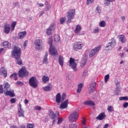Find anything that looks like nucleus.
<instances>
[{"label": "nucleus", "mask_w": 128, "mask_h": 128, "mask_svg": "<svg viewBox=\"0 0 128 128\" xmlns=\"http://www.w3.org/2000/svg\"><path fill=\"white\" fill-rule=\"evenodd\" d=\"M20 48L16 46H14V48L12 52V56L16 58V64L20 66L22 64V59H20V56H22Z\"/></svg>", "instance_id": "nucleus-1"}, {"label": "nucleus", "mask_w": 128, "mask_h": 128, "mask_svg": "<svg viewBox=\"0 0 128 128\" xmlns=\"http://www.w3.org/2000/svg\"><path fill=\"white\" fill-rule=\"evenodd\" d=\"M108 80H110V74H106L104 76L105 84H106V82H108Z\"/></svg>", "instance_id": "nucleus-41"}, {"label": "nucleus", "mask_w": 128, "mask_h": 128, "mask_svg": "<svg viewBox=\"0 0 128 128\" xmlns=\"http://www.w3.org/2000/svg\"><path fill=\"white\" fill-rule=\"evenodd\" d=\"M18 76L19 78H26V76H28V72L25 66H22V68L19 70L18 72Z\"/></svg>", "instance_id": "nucleus-4"}, {"label": "nucleus", "mask_w": 128, "mask_h": 128, "mask_svg": "<svg viewBox=\"0 0 128 128\" xmlns=\"http://www.w3.org/2000/svg\"><path fill=\"white\" fill-rule=\"evenodd\" d=\"M116 40L114 38L112 39V42L108 43L106 46V50H112L114 46H116Z\"/></svg>", "instance_id": "nucleus-7"}, {"label": "nucleus", "mask_w": 128, "mask_h": 128, "mask_svg": "<svg viewBox=\"0 0 128 128\" xmlns=\"http://www.w3.org/2000/svg\"><path fill=\"white\" fill-rule=\"evenodd\" d=\"M96 82H94L90 85L88 88L89 94H92V92H94L96 90Z\"/></svg>", "instance_id": "nucleus-12"}, {"label": "nucleus", "mask_w": 128, "mask_h": 128, "mask_svg": "<svg viewBox=\"0 0 128 128\" xmlns=\"http://www.w3.org/2000/svg\"><path fill=\"white\" fill-rule=\"evenodd\" d=\"M116 90L120 91V83L118 81H117V82H116Z\"/></svg>", "instance_id": "nucleus-33"}, {"label": "nucleus", "mask_w": 128, "mask_h": 128, "mask_svg": "<svg viewBox=\"0 0 128 128\" xmlns=\"http://www.w3.org/2000/svg\"><path fill=\"white\" fill-rule=\"evenodd\" d=\"M18 116L24 118V111L22 110H18Z\"/></svg>", "instance_id": "nucleus-26"}, {"label": "nucleus", "mask_w": 128, "mask_h": 128, "mask_svg": "<svg viewBox=\"0 0 128 128\" xmlns=\"http://www.w3.org/2000/svg\"><path fill=\"white\" fill-rule=\"evenodd\" d=\"M66 98V93H63L62 96L61 97V100L63 102V100H64Z\"/></svg>", "instance_id": "nucleus-44"}, {"label": "nucleus", "mask_w": 128, "mask_h": 128, "mask_svg": "<svg viewBox=\"0 0 128 128\" xmlns=\"http://www.w3.org/2000/svg\"><path fill=\"white\" fill-rule=\"evenodd\" d=\"M42 80L43 82L46 84V82H48L50 80V78H48V76L44 75V76H43L42 78Z\"/></svg>", "instance_id": "nucleus-27"}, {"label": "nucleus", "mask_w": 128, "mask_h": 128, "mask_svg": "<svg viewBox=\"0 0 128 128\" xmlns=\"http://www.w3.org/2000/svg\"><path fill=\"white\" fill-rule=\"evenodd\" d=\"M28 84L30 86L34 88H38V80H36V76L31 77L29 79Z\"/></svg>", "instance_id": "nucleus-5"}, {"label": "nucleus", "mask_w": 128, "mask_h": 128, "mask_svg": "<svg viewBox=\"0 0 128 128\" xmlns=\"http://www.w3.org/2000/svg\"><path fill=\"white\" fill-rule=\"evenodd\" d=\"M66 21V18H62L60 19V24H62L64 22Z\"/></svg>", "instance_id": "nucleus-54"}, {"label": "nucleus", "mask_w": 128, "mask_h": 128, "mask_svg": "<svg viewBox=\"0 0 128 128\" xmlns=\"http://www.w3.org/2000/svg\"><path fill=\"white\" fill-rule=\"evenodd\" d=\"M70 128H78V126L76 124H71L70 125Z\"/></svg>", "instance_id": "nucleus-49"}, {"label": "nucleus", "mask_w": 128, "mask_h": 128, "mask_svg": "<svg viewBox=\"0 0 128 128\" xmlns=\"http://www.w3.org/2000/svg\"><path fill=\"white\" fill-rule=\"evenodd\" d=\"M26 36V32L24 31V32H20L18 34V39H20V38H24Z\"/></svg>", "instance_id": "nucleus-17"}, {"label": "nucleus", "mask_w": 128, "mask_h": 128, "mask_svg": "<svg viewBox=\"0 0 128 128\" xmlns=\"http://www.w3.org/2000/svg\"><path fill=\"white\" fill-rule=\"evenodd\" d=\"M18 110H22V104L20 103L18 104Z\"/></svg>", "instance_id": "nucleus-57"}, {"label": "nucleus", "mask_w": 128, "mask_h": 128, "mask_svg": "<svg viewBox=\"0 0 128 128\" xmlns=\"http://www.w3.org/2000/svg\"><path fill=\"white\" fill-rule=\"evenodd\" d=\"M83 86L84 84L82 83H80L78 84V88L76 90L78 94H80V92H82V90Z\"/></svg>", "instance_id": "nucleus-25"}, {"label": "nucleus", "mask_w": 128, "mask_h": 128, "mask_svg": "<svg viewBox=\"0 0 128 128\" xmlns=\"http://www.w3.org/2000/svg\"><path fill=\"white\" fill-rule=\"evenodd\" d=\"M52 90V86L50 84L47 85L43 88V90H44V92H50V90Z\"/></svg>", "instance_id": "nucleus-20"}, {"label": "nucleus", "mask_w": 128, "mask_h": 128, "mask_svg": "<svg viewBox=\"0 0 128 128\" xmlns=\"http://www.w3.org/2000/svg\"><path fill=\"white\" fill-rule=\"evenodd\" d=\"M16 26V22H13L11 24V30L12 32H14V28Z\"/></svg>", "instance_id": "nucleus-29"}, {"label": "nucleus", "mask_w": 128, "mask_h": 128, "mask_svg": "<svg viewBox=\"0 0 128 128\" xmlns=\"http://www.w3.org/2000/svg\"><path fill=\"white\" fill-rule=\"evenodd\" d=\"M96 10L98 11V14H100L102 12L101 8L100 6L96 8Z\"/></svg>", "instance_id": "nucleus-56"}, {"label": "nucleus", "mask_w": 128, "mask_h": 128, "mask_svg": "<svg viewBox=\"0 0 128 128\" xmlns=\"http://www.w3.org/2000/svg\"><path fill=\"white\" fill-rule=\"evenodd\" d=\"M48 52H46L45 53V55L44 56L43 64H46V62H48Z\"/></svg>", "instance_id": "nucleus-31"}, {"label": "nucleus", "mask_w": 128, "mask_h": 128, "mask_svg": "<svg viewBox=\"0 0 128 128\" xmlns=\"http://www.w3.org/2000/svg\"><path fill=\"white\" fill-rule=\"evenodd\" d=\"M63 120H64V118H58V121L57 122V124H62Z\"/></svg>", "instance_id": "nucleus-47"}, {"label": "nucleus", "mask_w": 128, "mask_h": 128, "mask_svg": "<svg viewBox=\"0 0 128 128\" xmlns=\"http://www.w3.org/2000/svg\"><path fill=\"white\" fill-rule=\"evenodd\" d=\"M11 104H14L16 102V98H12L10 100Z\"/></svg>", "instance_id": "nucleus-51"}, {"label": "nucleus", "mask_w": 128, "mask_h": 128, "mask_svg": "<svg viewBox=\"0 0 128 128\" xmlns=\"http://www.w3.org/2000/svg\"><path fill=\"white\" fill-rule=\"evenodd\" d=\"M68 100L67 99L64 102H62L60 104V110L66 108H68Z\"/></svg>", "instance_id": "nucleus-13"}, {"label": "nucleus", "mask_w": 128, "mask_h": 128, "mask_svg": "<svg viewBox=\"0 0 128 128\" xmlns=\"http://www.w3.org/2000/svg\"><path fill=\"white\" fill-rule=\"evenodd\" d=\"M54 26H56V23H52L49 26L48 28H50V30H54Z\"/></svg>", "instance_id": "nucleus-46"}, {"label": "nucleus", "mask_w": 128, "mask_h": 128, "mask_svg": "<svg viewBox=\"0 0 128 128\" xmlns=\"http://www.w3.org/2000/svg\"><path fill=\"white\" fill-rule=\"evenodd\" d=\"M85 106H95V104L93 101L90 100H86L84 102Z\"/></svg>", "instance_id": "nucleus-21"}, {"label": "nucleus", "mask_w": 128, "mask_h": 128, "mask_svg": "<svg viewBox=\"0 0 128 128\" xmlns=\"http://www.w3.org/2000/svg\"><path fill=\"white\" fill-rule=\"evenodd\" d=\"M106 118V114L104 112H102L96 118V119L98 120H102Z\"/></svg>", "instance_id": "nucleus-19"}, {"label": "nucleus", "mask_w": 128, "mask_h": 128, "mask_svg": "<svg viewBox=\"0 0 128 128\" xmlns=\"http://www.w3.org/2000/svg\"><path fill=\"white\" fill-rule=\"evenodd\" d=\"M49 52L50 54H52L54 56H58V51L56 50V48H54L52 46L50 48Z\"/></svg>", "instance_id": "nucleus-10"}, {"label": "nucleus", "mask_w": 128, "mask_h": 128, "mask_svg": "<svg viewBox=\"0 0 128 128\" xmlns=\"http://www.w3.org/2000/svg\"><path fill=\"white\" fill-rule=\"evenodd\" d=\"M82 122L83 124H86V120H84V118H83L82 120Z\"/></svg>", "instance_id": "nucleus-63"}, {"label": "nucleus", "mask_w": 128, "mask_h": 128, "mask_svg": "<svg viewBox=\"0 0 128 128\" xmlns=\"http://www.w3.org/2000/svg\"><path fill=\"white\" fill-rule=\"evenodd\" d=\"M0 72L2 74V75L4 76V78H6L8 76V71H6V68H4V66H2L0 68Z\"/></svg>", "instance_id": "nucleus-16"}, {"label": "nucleus", "mask_w": 128, "mask_h": 128, "mask_svg": "<svg viewBox=\"0 0 128 128\" xmlns=\"http://www.w3.org/2000/svg\"><path fill=\"white\" fill-rule=\"evenodd\" d=\"M94 2V0H87L86 4L88 6V4H92V2Z\"/></svg>", "instance_id": "nucleus-50"}, {"label": "nucleus", "mask_w": 128, "mask_h": 128, "mask_svg": "<svg viewBox=\"0 0 128 128\" xmlns=\"http://www.w3.org/2000/svg\"><path fill=\"white\" fill-rule=\"evenodd\" d=\"M16 83L18 86H24V82L20 81H17Z\"/></svg>", "instance_id": "nucleus-52"}, {"label": "nucleus", "mask_w": 128, "mask_h": 128, "mask_svg": "<svg viewBox=\"0 0 128 128\" xmlns=\"http://www.w3.org/2000/svg\"><path fill=\"white\" fill-rule=\"evenodd\" d=\"M48 44H50V48L52 46V38L50 37L48 39Z\"/></svg>", "instance_id": "nucleus-40"}, {"label": "nucleus", "mask_w": 128, "mask_h": 128, "mask_svg": "<svg viewBox=\"0 0 128 128\" xmlns=\"http://www.w3.org/2000/svg\"><path fill=\"white\" fill-rule=\"evenodd\" d=\"M5 96H9L10 98H14L16 96V94H14V91L12 90H7L5 93H4Z\"/></svg>", "instance_id": "nucleus-15"}, {"label": "nucleus", "mask_w": 128, "mask_h": 128, "mask_svg": "<svg viewBox=\"0 0 128 128\" xmlns=\"http://www.w3.org/2000/svg\"><path fill=\"white\" fill-rule=\"evenodd\" d=\"M4 32L6 34H10V24H6L4 25Z\"/></svg>", "instance_id": "nucleus-14"}, {"label": "nucleus", "mask_w": 128, "mask_h": 128, "mask_svg": "<svg viewBox=\"0 0 128 128\" xmlns=\"http://www.w3.org/2000/svg\"><path fill=\"white\" fill-rule=\"evenodd\" d=\"M27 128H34V124H28L26 125Z\"/></svg>", "instance_id": "nucleus-45"}, {"label": "nucleus", "mask_w": 128, "mask_h": 128, "mask_svg": "<svg viewBox=\"0 0 128 128\" xmlns=\"http://www.w3.org/2000/svg\"><path fill=\"white\" fill-rule=\"evenodd\" d=\"M68 120L71 122H74L78 118V113L77 112H72L70 114L68 118Z\"/></svg>", "instance_id": "nucleus-6"}, {"label": "nucleus", "mask_w": 128, "mask_h": 128, "mask_svg": "<svg viewBox=\"0 0 128 128\" xmlns=\"http://www.w3.org/2000/svg\"><path fill=\"white\" fill-rule=\"evenodd\" d=\"M99 26L100 28H104V26H106V22L104 20H102L100 22Z\"/></svg>", "instance_id": "nucleus-36"}, {"label": "nucleus", "mask_w": 128, "mask_h": 128, "mask_svg": "<svg viewBox=\"0 0 128 128\" xmlns=\"http://www.w3.org/2000/svg\"><path fill=\"white\" fill-rule=\"evenodd\" d=\"M108 112H114V110L112 106H108Z\"/></svg>", "instance_id": "nucleus-43"}, {"label": "nucleus", "mask_w": 128, "mask_h": 128, "mask_svg": "<svg viewBox=\"0 0 128 128\" xmlns=\"http://www.w3.org/2000/svg\"><path fill=\"white\" fill-rule=\"evenodd\" d=\"M44 14V11H42L40 14V16H42Z\"/></svg>", "instance_id": "nucleus-64"}, {"label": "nucleus", "mask_w": 128, "mask_h": 128, "mask_svg": "<svg viewBox=\"0 0 128 128\" xmlns=\"http://www.w3.org/2000/svg\"><path fill=\"white\" fill-rule=\"evenodd\" d=\"M10 78H14V80H18V74L16 73H14L10 76Z\"/></svg>", "instance_id": "nucleus-30"}, {"label": "nucleus", "mask_w": 128, "mask_h": 128, "mask_svg": "<svg viewBox=\"0 0 128 128\" xmlns=\"http://www.w3.org/2000/svg\"><path fill=\"white\" fill-rule=\"evenodd\" d=\"M128 106V102H126L123 104V108H126Z\"/></svg>", "instance_id": "nucleus-53"}, {"label": "nucleus", "mask_w": 128, "mask_h": 128, "mask_svg": "<svg viewBox=\"0 0 128 128\" xmlns=\"http://www.w3.org/2000/svg\"><path fill=\"white\" fill-rule=\"evenodd\" d=\"M86 74H88V72L87 71H84V72H83V76H86Z\"/></svg>", "instance_id": "nucleus-60"}, {"label": "nucleus", "mask_w": 128, "mask_h": 128, "mask_svg": "<svg viewBox=\"0 0 128 128\" xmlns=\"http://www.w3.org/2000/svg\"><path fill=\"white\" fill-rule=\"evenodd\" d=\"M120 40L122 44L126 42V38L124 35H120Z\"/></svg>", "instance_id": "nucleus-35"}, {"label": "nucleus", "mask_w": 128, "mask_h": 128, "mask_svg": "<svg viewBox=\"0 0 128 128\" xmlns=\"http://www.w3.org/2000/svg\"><path fill=\"white\" fill-rule=\"evenodd\" d=\"M76 16V10L70 9L67 12L68 22H72V20Z\"/></svg>", "instance_id": "nucleus-2"}, {"label": "nucleus", "mask_w": 128, "mask_h": 128, "mask_svg": "<svg viewBox=\"0 0 128 128\" xmlns=\"http://www.w3.org/2000/svg\"><path fill=\"white\" fill-rule=\"evenodd\" d=\"M2 44L4 48H8V46H10V42L8 41H4L2 43Z\"/></svg>", "instance_id": "nucleus-38"}, {"label": "nucleus", "mask_w": 128, "mask_h": 128, "mask_svg": "<svg viewBox=\"0 0 128 128\" xmlns=\"http://www.w3.org/2000/svg\"><path fill=\"white\" fill-rule=\"evenodd\" d=\"M42 40L40 39H36L34 42V46L36 50H40L42 46L41 44Z\"/></svg>", "instance_id": "nucleus-11"}, {"label": "nucleus", "mask_w": 128, "mask_h": 128, "mask_svg": "<svg viewBox=\"0 0 128 128\" xmlns=\"http://www.w3.org/2000/svg\"><path fill=\"white\" fill-rule=\"evenodd\" d=\"M56 100L58 104L60 102V101L62 100V96L60 95V93H58L56 95Z\"/></svg>", "instance_id": "nucleus-22"}, {"label": "nucleus", "mask_w": 128, "mask_h": 128, "mask_svg": "<svg viewBox=\"0 0 128 128\" xmlns=\"http://www.w3.org/2000/svg\"><path fill=\"white\" fill-rule=\"evenodd\" d=\"M24 102L25 104H28V99H25Z\"/></svg>", "instance_id": "nucleus-61"}, {"label": "nucleus", "mask_w": 128, "mask_h": 128, "mask_svg": "<svg viewBox=\"0 0 128 128\" xmlns=\"http://www.w3.org/2000/svg\"><path fill=\"white\" fill-rule=\"evenodd\" d=\"M69 64L70 66H71L72 68L74 70V72H76L78 69L76 68V63L74 62V60L72 58H70L69 60Z\"/></svg>", "instance_id": "nucleus-9"}, {"label": "nucleus", "mask_w": 128, "mask_h": 128, "mask_svg": "<svg viewBox=\"0 0 128 128\" xmlns=\"http://www.w3.org/2000/svg\"><path fill=\"white\" fill-rule=\"evenodd\" d=\"M86 60L84 59V60H82L81 62H80V66H82V68H84V66H86Z\"/></svg>", "instance_id": "nucleus-34"}, {"label": "nucleus", "mask_w": 128, "mask_h": 128, "mask_svg": "<svg viewBox=\"0 0 128 128\" xmlns=\"http://www.w3.org/2000/svg\"><path fill=\"white\" fill-rule=\"evenodd\" d=\"M120 92V90H119V91H118V90H116V94H117V96H118Z\"/></svg>", "instance_id": "nucleus-58"}, {"label": "nucleus", "mask_w": 128, "mask_h": 128, "mask_svg": "<svg viewBox=\"0 0 128 128\" xmlns=\"http://www.w3.org/2000/svg\"><path fill=\"white\" fill-rule=\"evenodd\" d=\"M119 100H128V96H122L119 98Z\"/></svg>", "instance_id": "nucleus-42"}, {"label": "nucleus", "mask_w": 128, "mask_h": 128, "mask_svg": "<svg viewBox=\"0 0 128 128\" xmlns=\"http://www.w3.org/2000/svg\"><path fill=\"white\" fill-rule=\"evenodd\" d=\"M58 62H59V64H60V66H64V57H62V56H59Z\"/></svg>", "instance_id": "nucleus-24"}, {"label": "nucleus", "mask_w": 128, "mask_h": 128, "mask_svg": "<svg viewBox=\"0 0 128 128\" xmlns=\"http://www.w3.org/2000/svg\"><path fill=\"white\" fill-rule=\"evenodd\" d=\"M108 128V124H106L104 125V126L103 128Z\"/></svg>", "instance_id": "nucleus-62"}, {"label": "nucleus", "mask_w": 128, "mask_h": 128, "mask_svg": "<svg viewBox=\"0 0 128 128\" xmlns=\"http://www.w3.org/2000/svg\"><path fill=\"white\" fill-rule=\"evenodd\" d=\"M84 46V45L82 42L76 41L74 42L72 46L73 50H74L75 52H77V50H82Z\"/></svg>", "instance_id": "nucleus-3"}, {"label": "nucleus", "mask_w": 128, "mask_h": 128, "mask_svg": "<svg viewBox=\"0 0 128 128\" xmlns=\"http://www.w3.org/2000/svg\"><path fill=\"white\" fill-rule=\"evenodd\" d=\"M49 117L51 120H54L56 118V114L52 112V110H50L49 112Z\"/></svg>", "instance_id": "nucleus-23"}, {"label": "nucleus", "mask_w": 128, "mask_h": 128, "mask_svg": "<svg viewBox=\"0 0 128 128\" xmlns=\"http://www.w3.org/2000/svg\"><path fill=\"white\" fill-rule=\"evenodd\" d=\"M60 40V36L58 34H55L54 36V41L56 42H58Z\"/></svg>", "instance_id": "nucleus-28"}, {"label": "nucleus", "mask_w": 128, "mask_h": 128, "mask_svg": "<svg viewBox=\"0 0 128 128\" xmlns=\"http://www.w3.org/2000/svg\"><path fill=\"white\" fill-rule=\"evenodd\" d=\"M99 30H100L98 29V28H96L94 30V32H95V34H96V33L98 32Z\"/></svg>", "instance_id": "nucleus-59"}, {"label": "nucleus", "mask_w": 128, "mask_h": 128, "mask_svg": "<svg viewBox=\"0 0 128 128\" xmlns=\"http://www.w3.org/2000/svg\"><path fill=\"white\" fill-rule=\"evenodd\" d=\"M82 30V26L80 24H78L75 28L74 32L77 34H78Z\"/></svg>", "instance_id": "nucleus-18"}, {"label": "nucleus", "mask_w": 128, "mask_h": 128, "mask_svg": "<svg viewBox=\"0 0 128 128\" xmlns=\"http://www.w3.org/2000/svg\"><path fill=\"white\" fill-rule=\"evenodd\" d=\"M34 110H42V107L36 106H34Z\"/></svg>", "instance_id": "nucleus-48"}, {"label": "nucleus", "mask_w": 128, "mask_h": 128, "mask_svg": "<svg viewBox=\"0 0 128 128\" xmlns=\"http://www.w3.org/2000/svg\"><path fill=\"white\" fill-rule=\"evenodd\" d=\"M101 46L100 45H98V46L95 47L94 49H92L90 52L89 56L90 58H94L95 54L100 52V50Z\"/></svg>", "instance_id": "nucleus-8"}, {"label": "nucleus", "mask_w": 128, "mask_h": 128, "mask_svg": "<svg viewBox=\"0 0 128 128\" xmlns=\"http://www.w3.org/2000/svg\"><path fill=\"white\" fill-rule=\"evenodd\" d=\"M104 4H106V6H108V4H110V2H114L116 0H104Z\"/></svg>", "instance_id": "nucleus-39"}, {"label": "nucleus", "mask_w": 128, "mask_h": 128, "mask_svg": "<svg viewBox=\"0 0 128 128\" xmlns=\"http://www.w3.org/2000/svg\"><path fill=\"white\" fill-rule=\"evenodd\" d=\"M10 86L8 84V82H6L4 84V88L6 90H8Z\"/></svg>", "instance_id": "nucleus-32"}, {"label": "nucleus", "mask_w": 128, "mask_h": 128, "mask_svg": "<svg viewBox=\"0 0 128 128\" xmlns=\"http://www.w3.org/2000/svg\"><path fill=\"white\" fill-rule=\"evenodd\" d=\"M46 34L47 36H50L52 34V30L50 28H48L46 30Z\"/></svg>", "instance_id": "nucleus-37"}, {"label": "nucleus", "mask_w": 128, "mask_h": 128, "mask_svg": "<svg viewBox=\"0 0 128 128\" xmlns=\"http://www.w3.org/2000/svg\"><path fill=\"white\" fill-rule=\"evenodd\" d=\"M0 94H4V89L2 88V85H0Z\"/></svg>", "instance_id": "nucleus-55"}]
</instances>
